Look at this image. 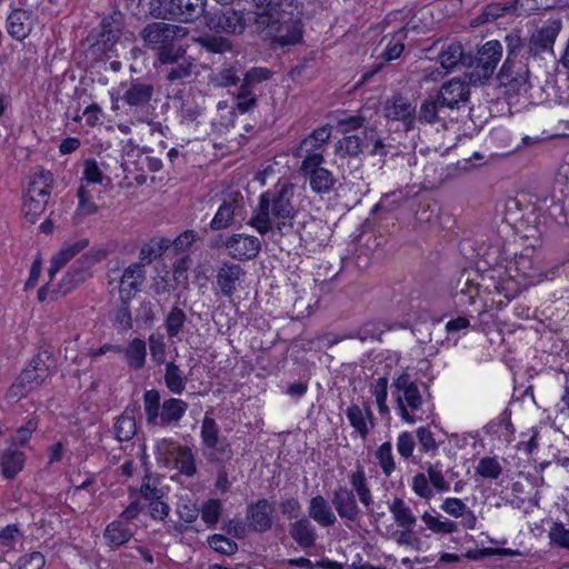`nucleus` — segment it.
<instances>
[{
  "label": "nucleus",
  "instance_id": "obj_1",
  "mask_svg": "<svg viewBox=\"0 0 569 569\" xmlns=\"http://www.w3.org/2000/svg\"><path fill=\"white\" fill-rule=\"evenodd\" d=\"M295 186L289 182H278L273 189L260 194L249 224L261 234H266L274 227L282 232L295 216L292 198Z\"/></svg>",
  "mask_w": 569,
  "mask_h": 569
},
{
  "label": "nucleus",
  "instance_id": "obj_2",
  "mask_svg": "<svg viewBox=\"0 0 569 569\" xmlns=\"http://www.w3.org/2000/svg\"><path fill=\"white\" fill-rule=\"evenodd\" d=\"M296 3L299 4V8H283V11H280L273 19L277 23L264 30L268 34H273L271 39L273 50H284L302 42L303 23L301 17L303 3L298 0H296Z\"/></svg>",
  "mask_w": 569,
  "mask_h": 569
},
{
  "label": "nucleus",
  "instance_id": "obj_3",
  "mask_svg": "<svg viewBox=\"0 0 569 569\" xmlns=\"http://www.w3.org/2000/svg\"><path fill=\"white\" fill-rule=\"evenodd\" d=\"M160 400V392L157 389H150L143 393V409L149 426L177 425L189 408L188 402L182 399L168 398L163 402Z\"/></svg>",
  "mask_w": 569,
  "mask_h": 569
},
{
  "label": "nucleus",
  "instance_id": "obj_4",
  "mask_svg": "<svg viewBox=\"0 0 569 569\" xmlns=\"http://www.w3.org/2000/svg\"><path fill=\"white\" fill-rule=\"evenodd\" d=\"M369 148L371 156L380 157L382 167L386 162L385 158L390 154L391 144L385 143L375 128H366L355 134H345L336 144V153L342 158L356 159Z\"/></svg>",
  "mask_w": 569,
  "mask_h": 569
},
{
  "label": "nucleus",
  "instance_id": "obj_5",
  "mask_svg": "<svg viewBox=\"0 0 569 569\" xmlns=\"http://www.w3.org/2000/svg\"><path fill=\"white\" fill-rule=\"evenodd\" d=\"M391 396L396 401L397 410L401 419L408 423H415L420 420L416 412L423 406V398L419 388L409 373L403 372L393 379L391 383Z\"/></svg>",
  "mask_w": 569,
  "mask_h": 569
},
{
  "label": "nucleus",
  "instance_id": "obj_6",
  "mask_svg": "<svg viewBox=\"0 0 569 569\" xmlns=\"http://www.w3.org/2000/svg\"><path fill=\"white\" fill-rule=\"evenodd\" d=\"M53 177L50 171L37 169L29 182L28 191L23 197L22 211L29 222L34 223L44 212L48 204Z\"/></svg>",
  "mask_w": 569,
  "mask_h": 569
},
{
  "label": "nucleus",
  "instance_id": "obj_7",
  "mask_svg": "<svg viewBox=\"0 0 569 569\" xmlns=\"http://www.w3.org/2000/svg\"><path fill=\"white\" fill-rule=\"evenodd\" d=\"M502 44L498 40H489L482 44L477 56H471V63L467 64L470 69L465 73V78L472 86L485 84L495 73V70L502 57Z\"/></svg>",
  "mask_w": 569,
  "mask_h": 569
},
{
  "label": "nucleus",
  "instance_id": "obj_8",
  "mask_svg": "<svg viewBox=\"0 0 569 569\" xmlns=\"http://www.w3.org/2000/svg\"><path fill=\"white\" fill-rule=\"evenodd\" d=\"M49 358L48 352L37 355L11 385L8 397L20 399L44 382L51 375L50 366L46 361Z\"/></svg>",
  "mask_w": 569,
  "mask_h": 569
},
{
  "label": "nucleus",
  "instance_id": "obj_9",
  "mask_svg": "<svg viewBox=\"0 0 569 569\" xmlns=\"http://www.w3.org/2000/svg\"><path fill=\"white\" fill-rule=\"evenodd\" d=\"M200 437L207 449L204 456L209 462L222 465L232 458L231 445L227 438L220 436L217 421L208 415L201 421Z\"/></svg>",
  "mask_w": 569,
  "mask_h": 569
},
{
  "label": "nucleus",
  "instance_id": "obj_10",
  "mask_svg": "<svg viewBox=\"0 0 569 569\" xmlns=\"http://www.w3.org/2000/svg\"><path fill=\"white\" fill-rule=\"evenodd\" d=\"M107 252L90 250L77 259L53 290V295L66 296L91 277V268L100 262Z\"/></svg>",
  "mask_w": 569,
  "mask_h": 569
},
{
  "label": "nucleus",
  "instance_id": "obj_11",
  "mask_svg": "<svg viewBox=\"0 0 569 569\" xmlns=\"http://www.w3.org/2000/svg\"><path fill=\"white\" fill-rule=\"evenodd\" d=\"M561 29L559 19H549L536 29L527 39V61L542 60L546 56L555 57L553 46Z\"/></svg>",
  "mask_w": 569,
  "mask_h": 569
},
{
  "label": "nucleus",
  "instance_id": "obj_12",
  "mask_svg": "<svg viewBox=\"0 0 569 569\" xmlns=\"http://www.w3.org/2000/svg\"><path fill=\"white\" fill-rule=\"evenodd\" d=\"M323 162V154H312L303 159L300 166L301 173L309 179L310 189L320 196L336 191L339 184L338 178L322 167Z\"/></svg>",
  "mask_w": 569,
  "mask_h": 569
},
{
  "label": "nucleus",
  "instance_id": "obj_13",
  "mask_svg": "<svg viewBox=\"0 0 569 569\" xmlns=\"http://www.w3.org/2000/svg\"><path fill=\"white\" fill-rule=\"evenodd\" d=\"M206 26L216 32L242 34L247 28L243 12L224 4L221 8H211L203 14Z\"/></svg>",
  "mask_w": 569,
  "mask_h": 569
},
{
  "label": "nucleus",
  "instance_id": "obj_14",
  "mask_svg": "<svg viewBox=\"0 0 569 569\" xmlns=\"http://www.w3.org/2000/svg\"><path fill=\"white\" fill-rule=\"evenodd\" d=\"M120 87L123 89V93L119 99L130 111L144 112L149 110L156 91L151 81L137 78L129 82H121Z\"/></svg>",
  "mask_w": 569,
  "mask_h": 569
},
{
  "label": "nucleus",
  "instance_id": "obj_15",
  "mask_svg": "<svg viewBox=\"0 0 569 569\" xmlns=\"http://www.w3.org/2000/svg\"><path fill=\"white\" fill-rule=\"evenodd\" d=\"M529 73V61L522 62L507 57L497 73V80L499 86L507 88L508 93H519L527 89Z\"/></svg>",
  "mask_w": 569,
  "mask_h": 569
},
{
  "label": "nucleus",
  "instance_id": "obj_16",
  "mask_svg": "<svg viewBox=\"0 0 569 569\" xmlns=\"http://www.w3.org/2000/svg\"><path fill=\"white\" fill-rule=\"evenodd\" d=\"M252 8L253 24L258 31H264L268 27L274 26L277 22L274 17L283 11V8H299L296 0H247Z\"/></svg>",
  "mask_w": 569,
  "mask_h": 569
},
{
  "label": "nucleus",
  "instance_id": "obj_17",
  "mask_svg": "<svg viewBox=\"0 0 569 569\" xmlns=\"http://www.w3.org/2000/svg\"><path fill=\"white\" fill-rule=\"evenodd\" d=\"M121 36V27L112 18H104L100 23V30L96 41L89 47L88 53L96 60H101L109 52H112L114 46Z\"/></svg>",
  "mask_w": 569,
  "mask_h": 569
},
{
  "label": "nucleus",
  "instance_id": "obj_18",
  "mask_svg": "<svg viewBox=\"0 0 569 569\" xmlns=\"http://www.w3.org/2000/svg\"><path fill=\"white\" fill-rule=\"evenodd\" d=\"M470 84L465 77L463 80L453 78L447 81L436 93L440 99L439 103H442L448 112L466 106L470 99Z\"/></svg>",
  "mask_w": 569,
  "mask_h": 569
},
{
  "label": "nucleus",
  "instance_id": "obj_19",
  "mask_svg": "<svg viewBox=\"0 0 569 569\" xmlns=\"http://www.w3.org/2000/svg\"><path fill=\"white\" fill-rule=\"evenodd\" d=\"M180 30L181 28L178 26L159 21L148 23L141 30L140 36L146 46L159 50L160 48L172 43Z\"/></svg>",
  "mask_w": 569,
  "mask_h": 569
},
{
  "label": "nucleus",
  "instance_id": "obj_20",
  "mask_svg": "<svg viewBox=\"0 0 569 569\" xmlns=\"http://www.w3.org/2000/svg\"><path fill=\"white\" fill-rule=\"evenodd\" d=\"M229 256L233 259L246 261L256 258L261 250V242L254 236L236 233L223 242Z\"/></svg>",
  "mask_w": 569,
  "mask_h": 569
},
{
  "label": "nucleus",
  "instance_id": "obj_21",
  "mask_svg": "<svg viewBox=\"0 0 569 569\" xmlns=\"http://www.w3.org/2000/svg\"><path fill=\"white\" fill-rule=\"evenodd\" d=\"M385 117L389 121H401L403 129L409 131L415 127L416 106H413L408 98L396 94L387 100L385 104Z\"/></svg>",
  "mask_w": 569,
  "mask_h": 569
},
{
  "label": "nucleus",
  "instance_id": "obj_22",
  "mask_svg": "<svg viewBox=\"0 0 569 569\" xmlns=\"http://www.w3.org/2000/svg\"><path fill=\"white\" fill-rule=\"evenodd\" d=\"M331 503L342 520L355 522L361 513L353 490L346 486L333 489Z\"/></svg>",
  "mask_w": 569,
  "mask_h": 569
},
{
  "label": "nucleus",
  "instance_id": "obj_23",
  "mask_svg": "<svg viewBox=\"0 0 569 569\" xmlns=\"http://www.w3.org/2000/svg\"><path fill=\"white\" fill-rule=\"evenodd\" d=\"M243 209V197L240 192L228 193L210 222L212 230H221L232 224L236 216Z\"/></svg>",
  "mask_w": 569,
  "mask_h": 569
},
{
  "label": "nucleus",
  "instance_id": "obj_24",
  "mask_svg": "<svg viewBox=\"0 0 569 569\" xmlns=\"http://www.w3.org/2000/svg\"><path fill=\"white\" fill-rule=\"evenodd\" d=\"M207 0H168L169 19L190 23L203 17Z\"/></svg>",
  "mask_w": 569,
  "mask_h": 569
},
{
  "label": "nucleus",
  "instance_id": "obj_25",
  "mask_svg": "<svg viewBox=\"0 0 569 569\" xmlns=\"http://www.w3.org/2000/svg\"><path fill=\"white\" fill-rule=\"evenodd\" d=\"M272 507L270 502L262 498L251 503L247 508V520L249 528L256 532H266L272 527Z\"/></svg>",
  "mask_w": 569,
  "mask_h": 569
},
{
  "label": "nucleus",
  "instance_id": "obj_26",
  "mask_svg": "<svg viewBox=\"0 0 569 569\" xmlns=\"http://www.w3.org/2000/svg\"><path fill=\"white\" fill-rule=\"evenodd\" d=\"M331 137V127L329 124L315 129L306 137L293 152L297 158L307 159L312 154H322L321 149Z\"/></svg>",
  "mask_w": 569,
  "mask_h": 569
},
{
  "label": "nucleus",
  "instance_id": "obj_27",
  "mask_svg": "<svg viewBox=\"0 0 569 569\" xmlns=\"http://www.w3.org/2000/svg\"><path fill=\"white\" fill-rule=\"evenodd\" d=\"M346 416L351 427L359 433L362 440L367 439L370 429L375 427V418L371 408L365 403L363 407L350 405Z\"/></svg>",
  "mask_w": 569,
  "mask_h": 569
},
{
  "label": "nucleus",
  "instance_id": "obj_28",
  "mask_svg": "<svg viewBox=\"0 0 569 569\" xmlns=\"http://www.w3.org/2000/svg\"><path fill=\"white\" fill-rule=\"evenodd\" d=\"M289 535L302 549H310L318 539L316 527L307 517H301L289 525Z\"/></svg>",
  "mask_w": 569,
  "mask_h": 569
},
{
  "label": "nucleus",
  "instance_id": "obj_29",
  "mask_svg": "<svg viewBox=\"0 0 569 569\" xmlns=\"http://www.w3.org/2000/svg\"><path fill=\"white\" fill-rule=\"evenodd\" d=\"M440 99L437 94L427 98L420 106L418 119L422 123L435 124L442 123L445 126L446 120L450 118L449 112L442 103H439Z\"/></svg>",
  "mask_w": 569,
  "mask_h": 569
},
{
  "label": "nucleus",
  "instance_id": "obj_30",
  "mask_svg": "<svg viewBox=\"0 0 569 569\" xmlns=\"http://www.w3.org/2000/svg\"><path fill=\"white\" fill-rule=\"evenodd\" d=\"M438 61L445 73L452 71L459 63L462 66L470 64L471 54H466L460 42H451L442 47L438 56Z\"/></svg>",
  "mask_w": 569,
  "mask_h": 569
},
{
  "label": "nucleus",
  "instance_id": "obj_31",
  "mask_svg": "<svg viewBox=\"0 0 569 569\" xmlns=\"http://www.w3.org/2000/svg\"><path fill=\"white\" fill-rule=\"evenodd\" d=\"M307 518L315 520L323 528L331 527L337 522V517L331 506L321 495H317L310 499Z\"/></svg>",
  "mask_w": 569,
  "mask_h": 569
},
{
  "label": "nucleus",
  "instance_id": "obj_32",
  "mask_svg": "<svg viewBox=\"0 0 569 569\" xmlns=\"http://www.w3.org/2000/svg\"><path fill=\"white\" fill-rule=\"evenodd\" d=\"M441 509L451 517L460 518L465 529H475L477 517L473 511L459 498H446Z\"/></svg>",
  "mask_w": 569,
  "mask_h": 569
},
{
  "label": "nucleus",
  "instance_id": "obj_33",
  "mask_svg": "<svg viewBox=\"0 0 569 569\" xmlns=\"http://www.w3.org/2000/svg\"><path fill=\"white\" fill-rule=\"evenodd\" d=\"M89 244L88 239H80L74 242L64 243L50 261L49 277L53 279L54 274L64 267L76 254L87 248Z\"/></svg>",
  "mask_w": 569,
  "mask_h": 569
},
{
  "label": "nucleus",
  "instance_id": "obj_34",
  "mask_svg": "<svg viewBox=\"0 0 569 569\" xmlns=\"http://www.w3.org/2000/svg\"><path fill=\"white\" fill-rule=\"evenodd\" d=\"M244 274L243 269L236 263H224L217 273V283L226 297H231L237 289V282Z\"/></svg>",
  "mask_w": 569,
  "mask_h": 569
},
{
  "label": "nucleus",
  "instance_id": "obj_35",
  "mask_svg": "<svg viewBox=\"0 0 569 569\" xmlns=\"http://www.w3.org/2000/svg\"><path fill=\"white\" fill-rule=\"evenodd\" d=\"M144 279V270L141 263H132L124 269L119 284L120 298H131L133 290H138V287Z\"/></svg>",
  "mask_w": 569,
  "mask_h": 569
},
{
  "label": "nucleus",
  "instance_id": "obj_36",
  "mask_svg": "<svg viewBox=\"0 0 569 569\" xmlns=\"http://www.w3.org/2000/svg\"><path fill=\"white\" fill-rule=\"evenodd\" d=\"M24 453L16 449H6L1 455V472L6 479H13L23 469Z\"/></svg>",
  "mask_w": 569,
  "mask_h": 569
},
{
  "label": "nucleus",
  "instance_id": "obj_37",
  "mask_svg": "<svg viewBox=\"0 0 569 569\" xmlns=\"http://www.w3.org/2000/svg\"><path fill=\"white\" fill-rule=\"evenodd\" d=\"M389 510L393 516L396 523L407 531H412L416 526L417 518L413 515L412 510L406 502L399 498L395 497L392 502L389 505Z\"/></svg>",
  "mask_w": 569,
  "mask_h": 569
},
{
  "label": "nucleus",
  "instance_id": "obj_38",
  "mask_svg": "<svg viewBox=\"0 0 569 569\" xmlns=\"http://www.w3.org/2000/svg\"><path fill=\"white\" fill-rule=\"evenodd\" d=\"M8 32L17 40H22L31 31L30 16L24 10H13L8 17Z\"/></svg>",
  "mask_w": 569,
  "mask_h": 569
},
{
  "label": "nucleus",
  "instance_id": "obj_39",
  "mask_svg": "<svg viewBox=\"0 0 569 569\" xmlns=\"http://www.w3.org/2000/svg\"><path fill=\"white\" fill-rule=\"evenodd\" d=\"M163 379L166 387L173 395H181L188 382V377L174 361L166 363Z\"/></svg>",
  "mask_w": 569,
  "mask_h": 569
},
{
  "label": "nucleus",
  "instance_id": "obj_40",
  "mask_svg": "<svg viewBox=\"0 0 569 569\" xmlns=\"http://www.w3.org/2000/svg\"><path fill=\"white\" fill-rule=\"evenodd\" d=\"M113 432L119 442L130 441L137 433V423L133 411L129 413V408L117 418L113 425Z\"/></svg>",
  "mask_w": 569,
  "mask_h": 569
},
{
  "label": "nucleus",
  "instance_id": "obj_41",
  "mask_svg": "<svg viewBox=\"0 0 569 569\" xmlns=\"http://www.w3.org/2000/svg\"><path fill=\"white\" fill-rule=\"evenodd\" d=\"M172 458L174 461L176 468L180 471V473L192 477L197 472L194 456L192 450L187 446H177L173 448Z\"/></svg>",
  "mask_w": 569,
  "mask_h": 569
},
{
  "label": "nucleus",
  "instance_id": "obj_42",
  "mask_svg": "<svg viewBox=\"0 0 569 569\" xmlns=\"http://www.w3.org/2000/svg\"><path fill=\"white\" fill-rule=\"evenodd\" d=\"M122 352L131 369L139 370L143 368L147 357V346L142 339H132L126 349L122 348Z\"/></svg>",
  "mask_w": 569,
  "mask_h": 569
},
{
  "label": "nucleus",
  "instance_id": "obj_43",
  "mask_svg": "<svg viewBox=\"0 0 569 569\" xmlns=\"http://www.w3.org/2000/svg\"><path fill=\"white\" fill-rule=\"evenodd\" d=\"M132 536L133 533L130 528L120 520L109 523L103 533L107 543L113 547H120L127 543Z\"/></svg>",
  "mask_w": 569,
  "mask_h": 569
},
{
  "label": "nucleus",
  "instance_id": "obj_44",
  "mask_svg": "<svg viewBox=\"0 0 569 569\" xmlns=\"http://www.w3.org/2000/svg\"><path fill=\"white\" fill-rule=\"evenodd\" d=\"M480 286L471 278V272L463 271L457 282V295L465 298L462 303L472 305L479 295Z\"/></svg>",
  "mask_w": 569,
  "mask_h": 569
},
{
  "label": "nucleus",
  "instance_id": "obj_45",
  "mask_svg": "<svg viewBox=\"0 0 569 569\" xmlns=\"http://www.w3.org/2000/svg\"><path fill=\"white\" fill-rule=\"evenodd\" d=\"M170 241L166 238L151 239L149 242L144 243L139 252V258L141 260V264H150L154 259L160 257L168 248Z\"/></svg>",
  "mask_w": 569,
  "mask_h": 569
},
{
  "label": "nucleus",
  "instance_id": "obj_46",
  "mask_svg": "<svg viewBox=\"0 0 569 569\" xmlns=\"http://www.w3.org/2000/svg\"><path fill=\"white\" fill-rule=\"evenodd\" d=\"M516 11L513 3L493 2L487 4L482 12L475 19L477 24L496 21L500 17Z\"/></svg>",
  "mask_w": 569,
  "mask_h": 569
},
{
  "label": "nucleus",
  "instance_id": "obj_47",
  "mask_svg": "<svg viewBox=\"0 0 569 569\" xmlns=\"http://www.w3.org/2000/svg\"><path fill=\"white\" fill-rule=\"evenodd\" d=\"M199 46L211 53L223 54L232 50V42L224 37L203 34L197 39Z\"/></svg>",
  "mask_w": 569,
  "mask_h": 569
},
{
  "label": "nucleus",
  "instance_id": "obj_48",
  "mask_svg": "<svg viewBox=\"0 0 569 569\" xmlns=\"http://www.w3.org/2000/svg\"><path fill=\"white\" fill-rule=\"evenodd\" d=\"M186 321V312L179 307H172L164 319V328L168 338H176L182 330Z\"/></svg>",
  "mask_w": 569,
  "mask_h": 569
},
{
  "label": "nucleus",
  "instance_id": "obj_49",
  "mask_svg": "<svg viewBox=\"0 0 569 569\" xmlns=\"http://www.w3.org/2000/svg\"><path fill=\"white\" fill-rule=\"evenodd\" d=\"M193 64L190 58L166 67L162 71L166 73V80L170 83H177L191 76Z\"/></svg>",
  "mask_w": 569,
  "mask_h": 569
},
{
  "label": "nucleus",
  "instance_id": "obj_50",
  "mask_svg": "<svg viewBox=\"0 0 569 569\" xmlns=\"http://www.w3.org/2000/svg\"><path fill=\"white\" fill-rule=\"evenodd\" d=\"M428 529L435 533L449 535L458 532V523L452 520H441L440 517H435L429 512H425L421 517Z\"/></svg>",
  "mask_w": 569,
  "mask_h": 569
},
{
  "label": "nucleus",
  "instance_id": "obj_51",
  "mask_svg": "<svg viewBox=\"0 0 569 569\" xmlns=\"http://www.w3.org/2000/svg\"><path fill=\"white\" fill-rule=\"evenodd\" d=\"M375 456L383 475L386 477H390L391 473L396 470V462L392 455L391 442L386 441L382 445H380L376 450Z\"/></svg>",
  "mask_w": 569,
  "mask_h": 569
},
{
  "label": "nucleus",
  "instance_id": "obj_52",
  "mask_svg": "<svg viewBox=\"0 0 569 569\" xmlns=\"http://www.w3.org/2000/svg\"><path fill=\"white\" fill-rule=\"evenodd\" d=\"M507 46V57L517 59L523 58L527 61V39H522L517 31H512L505 37Z\"/></svg>",
  "mask_w": 569,
  "mask_h": 569
},
{
  "label": "nucleus",
  "instance_id": "obj_53",
  "mask_svg": "<svg viewBox=\"0 0 569 569\" xmlns=\"http://www.w3.org/2000/svg\"><path fill=\"white\" fill-rule=\"evenodd\" d=\"M157 57L163 68L188 58L186 56V50L181 47L174 46L173 42L160 48L158 50Z\"/></svg>",
  "mask_w": 569,
  "mask_h": 569
},
{
  "label": "nucleus",
  "instance_id": "obj_54",
  "mask_svg": "<svg viewBox=\"0 0 569 569\" xmlns=\"http://www.w3.org/2000/svg\"><path fill=\"white\" fill-rule=\"evenodd\" d=\"M407 37V32L405 28L399 29L397 32H395L388 42L382 57L386 61H391L395 59H398L401 53L403 52L405 44L403 40Z\"/></svg>",
  "mask_w": 569,
  "mask_h": 569
},
{
  "label": "nucleus",
  "instance_id": "obj_55",
  "mask_svg": "<svg viewBox=\"0 0 569 569\" xmlns=\"http://www.w3.org/2000/svg\"><path fill=\"white\" fill-rule=\"evenodd\" d=\"M22 538L23 533L17 523L8 525L0 530V546L4 551L13 549Z\"/></svg>",
  "mask_w": 569,
  "mask_h": 569
},
{
  "label": "nucleus",
  "instance_id": "obj_56",
  "mask_svg": "<svg viewBox=\"0 0 569 569\" xmlns=\"http://www.w3.org/2000/svg\"><path fill=\"white\" fill-rule=\"evenodd\" d=\"M208 545L216 552L231 556L238 551V543L223 535H212L208 538Z\"/></svg>",
  "mask_w": 569,
  "mask_h": 569
},
{
  "label": "nucleus",
  "instance_id": "obj_57",
  "mask_svg": "<svg viewBox=\"0 0 569 569\" xmlns=\"http://www.w3.org/2000/svg\"><path fill=\"white\" fill-rule=\"evenodd\" d=\"M201 518L209 528L214 527L221 516L222 505L217 499H210L206 501L200 508Z\"/></svg>",
  "mask_w": 569,
  "mask_h": 569
},
{
  "label": "nucleus",
  "instance_id": "obj_58",
  "mask_svg": "<svg viewBox=\"0 0 569 569\" xmlns=\"http://www.w3.org/2000/svg\"><path fill=\"white\" fill-rule=\"evenodd\" d=\"M476 472L483 478L497 479L501 475L502 468L497 458L485 457L480 459Z\"/></svg>",
  "mask_w": 569,
  "mask_h": 569
},
{
  "label": "nucleus",
  "instance_id": "obj_59",
  "mask_svg": "<svg viewBox=\"0 0 569 569\" xmlns=\"http://www.w3.org/2000/svg\"><path fill=\"white\" fill-rule=\"evenodd\" d=\"M158 479H152L151 476L146 475L140 487L141 497L148 501L162 499L164 491L162 488L158 487Z\"/></svg>",
  "mask_w": 569,
  "mask_h": 569
},
{
  "label": "nucleus",
  "instance_id": "obj_60",
  "mask_svg": "<svg viewBox=\"0 0 569 569\" xmlns=\"http://www.w3.org/2000/svg\"><path fill=\"white\" fill-rule=\"evenodd\" d=\"M121 303L118 306L114 312V322L117 327L122 331H128L132 328V316L129 308L128 297L120 298Z\"/></svg>",
  "mask_w": 569,
  "mask_h": 569
},
{
  "label": "nucleus",
  "instance_id": "obj_61",
  "mask_svg": "<svg viewBox=\"0 0 569 569\" xmlns=\"http://www.w3.org/2000/svg\"><path fill=\"white\" fill-rule=\"evenodd\" d=\"M77 196L79 198V204L77 208L78 214L89 216L98 211V206L92 200V194L86 186L81 184L78 188Z\"/></svg>",
  "mask_w": 569,
  "mask_h": 569
},
{
  "label": "nucleus",
  "instance_id": "obj_62",
  "mask_svg": "<svg viewBox=\"0 0 569 569\" xmlns=\"http://www.w3.org/2000/svg\"><path fill=\"white\" fill-rule=\"evenodd\" d=\"M442 463L440 461H437L435 463H428L427 465V472L428 478L432 486L438 491H448L450 486L449 482L445 479L442 473Z\"/></svg>",
  "mask_w": 569,
  "mask_h": 569
},
{
  "label": "nucleus",
  "instance_id": "obj_63",
  "mask_svg": "<svg viewBox=\"0 0 569 569\" xmlns=\"http://www.w3.org/2000/svg\"><path fill=\"white\" fill-rule=\"evenodd\" d=\"M149 348H150V353H151L152 360L157 365L164 363V361H166V359H164L166 343L163 341L162 336L152 333L149 337Z\"/></svg>",
  "mask_w": 569,
  "mask_h": 569
},
{
  "label": "nucleus",
  "instance_id": "obj_64",
  "mask_svg": "<svg viewBox=\"0 0 569 569\" xmlns=\"http://www.w3.org/2000/svg\"><path fill=\"white\" fill-rule=\"evenodd\" d=\"M217 84L220 87H232L239 83L240 73L236 67L229 66L222 68L216 77Z\"/></svg>",
  "mask_w": 569,
  "mask_h": 569
}]
</instances>
